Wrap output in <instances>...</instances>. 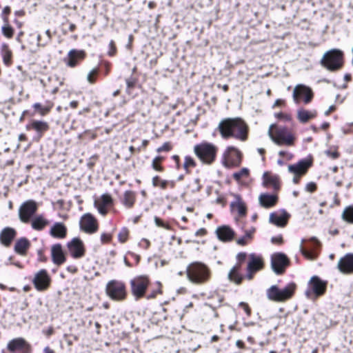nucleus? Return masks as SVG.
Segmentation results:
<instances>
[{
	"mask_svg": "<svg viewBox=\"0 0 353 353\" xmlns=\"http://www.w3.org/2000/svg\"><path fill=\"white\" fill-rule=\"evenodd\" d=\"M125 83L127 85V89H130L134 88L136 83V79L134 78L130 77L125 79Z\"/></svg>",
	"mask_w": 353,
	"mask_h": 353,
	"instance_id": "obj_49",
	"label": "nucleus"
},
{
	"mask_svg": "<svg viewBox=\"0 0 353 353\" xmlns=\"http://www.w3.org/2000/svg\"><path fill=\"white\" fill-rule=\"evenodd\" d=\"M29 246V241L26 238H21L15 243L14 251L19 254L23 255Z\"/></svg>",
	"mask_w": 353,
	"mask_h": 353,
	"instance_id": "obj_34",
	"label": "nucleus"
},
{
	"mask_svg": "<svg viewBox=\"0 0 353 353\" xmlns=\"http://www.w3.org/2000/svg\"><path fill=\"white\" fill-rule=\"evenodd\" d=\"M219 130L224 139L234 137L241 141L248 138V127L240 118H228L220 121Z\"/></svg>",
	"mask_w": 353,
	"mask_h": 353,
	"instance_id": "obj_1",
	"label": "nucleus"
},
{
	"mask_svg": "<svg viewBox=\"0 0 353 353\" xmlns=\"http://www.w3.org/2000/svg\"><path fill=\"white\" fill-rule=\"evenodd\" d=\"M338 270L343 274H353V253H347L341 257L337 263Z\"/></svg>",
	"mask_w": 353,
	"mask_h": 353,
	"instance_id": "obj_16",
	"label": "nucleus"
},
{
	"mask_svg": "<svg viewBox=\"0 0 353 353\" xmlns=\"http://www.w3.org/2000/svg\"><path fill=\"white\" fill-rule=\"evenodd\" d=\"M8 350L14 353L20 351L21 353H30L31 345L23 338H16L11 340L7 345Z\"/></svg>",
	"mask_w": 353,
	"mask_h": 353,
	"instance_id": "obj_14",
	"label": "nucleus"
},
{
	"mask_svg": "<svg viewBox=\"0 0 353 353\" xmlns=\"http://www.w3.org/2000/svg\"><path fill=\"white\" fill-rule=\"evenodd\" d=\"M162 161V157H157L152 161V168L157 171H161L162 167L160 165V163Z\"/></svg>",
	"mask_w": 353,
	"mask_h": 353,
	"instance_id": "obj_46",
	"label": "nucleus"
},
{
	"mask_svg": "<svg viewBox=\"0 0 353 353\" xmlns=\"http://www.w3.org/2000/svg\"><path fill=\"white\" fill-rule=\"evenodd\" d=\"M135 199V192L131 190H127L124 192L122 203L126 208H130L133 206Z\"/></svg>",
	"mask_w": 353,
	"mask_h": 353,
	"instance_id": "obj_35",
	"label": "nucleus"
},
{
	"mask_svg": "<svg viewBox=\"0 0 353 353\" xmlns=\"http://www.w3.org/2000/svg\"><path fill=\"white\" fill-rule=\"evenodd\" d=\"M46 41H45L43 42V43H41V47H44V46H47L52 40V34L50 33V30H47L46 31Z\"/></svg>",
	"mask_w": 353,
	"mask_h": 353,
	"instance_id": "obj_51",
	"label": "nucleus"
},
{
	"mask_svg": "<svg viewBox=\"0 0 353 353\" xmlns=\"http://www.w3.org/2000/svg\"><path fill=\"white\" fill-rule=\"evenodd\" d=\"M168 184L167 181H161L160 180L158 176L153 177L152 179V185L154 186L160 185L162 189H165Z\"/></svg>",
	"mask_w": 353,
	"mask_h": 353,
	"instance_id": "obj_41",
	"label": "nucleus"
},
{
	"mask_svg": "<svg viewBox=\"0 0 353 353\" xmlns=\"http://www.w3.org/2000/svg\"><path fill=\"white\" fill-rule=\"evenodd\" d=\"M216 233L219 239L222 241H230L233 239L234 235V231L226 225L218 228L216 230Z\"/></svg>",
	"mask_w": 353,
	"mask_h": 353,
	"instance_id": "obj_30",
	"label": "nucleus"
},
{
	"mask_svg": "<svg viewBox=\"0 0 353 353\" xmlns=\"http://www.w3.org/2000/svg\"><path fill=\"white\" fill-rule=\"evenodd\" d=\"M37 209V203L33 200H28L23 203L19 210V219L23 223H28Z\"/></svg>",
	"mask_w": 353,
	"mask_h": 353,
	"instance_id": "obj_9",
	"label": "nucleus"
},
{
	"mask_svg": "<svg viewBox=\"0 0 353 353\" xmlns=\"http://www.w3.org/2000/svg\"><path fill=\"white\" fill-rule=\"evenodd\" d=\"M236 345L238 347H239V348H243L244 347V343L242 341H241V340H238L236 342Z\"/></svg>",
	"mask_w": 353,
	"mask_h": 353,
	"instance_id": "obj_62",
	"label": "nucleus"
},
{
	"mask_svg": "<svg viewBox=\"0 0 353 353\" xmlns=\"http://www.w3.org/2000/svg\"><path fill=\"white\" fill-rule=\"evenodd\" d=\"M223 159L226 167L236 166L241 161V153L235 147L230 146L225 151Z\"/></svg>",
	"mask_w": 353,
	"mask_h": 353,
	"instance_id": "obj_12",
	"label": "nucleus"
},
{
	"mask_svg": "<svg viewBox=\"0 0 353 353\" xmlns=\"http://www.w3.org/2000/svg\"><path fill=\"white\" fill-rule=\"evenodd\" d=\"M342 219L350 224H353V205L347 206L341 214Z\"/></svg>",
	"mask_w": 353,
	"mask_h": 353,
	"instance_id": "obj_36",
	"label": "nucleus"
},
{
	"mask_svg": "<svg viewBox=\"0 0 353 353\" xmlns=\"http://www.w3.org/2000/svg\"><path fill=\"white\" fill-rule=\"evenodd\" d=\"M301 252L303 254V255H304L305 257H307L308 259H312L314 258L313 254L311 252H310L307 250H305L302 247H301Z\"/></svg>",
	"mask_w": 353,
	"mask_h": 353,
	"instance_id": "obj_54",
	"label": "nucleus"
},
{
	"mask_svg": "<svg viewBox=\"0 0 353 353\" xmlns=\"http://www.w3.org/2000/svg\"><path fill=\"white\" fill-rule=\"evenodd\" d=\"M249 175V170L248 168H242L240 171L233 174V178L239 181L242 178L248 177Z\"/></svg>",
	"mask_w": 353,
	"mask_h": 353,
	"instance_id": "obj_39",
	"label": "nucleus"
},
{
	"mask_svg": "<svg viewBox=\"0 0 353 353\" xmlns=\"http://www.w3.org/2000/svg\"><path fill=\"white\" fill-rule=\"evenodd\" d=\"M51 256L53 263L57 265H60L65 261V256L61 244L57 243L52 246Z\"/></svg>",
	"mask_w": 353,
	"mask_h": 353,
	"instance_id": "obj_23",
	"label": "nucleus"
},
{
	"mask_svg": "<svg viewBox=\"0 0 353 353\" xmlns=\"http://www.w3.org/2000/svg\"><path fill=\"white\" fill-rule=\"evenodd\" d=\"M244 276L241 274V264L237 263L234 265L228 274V279L230 282L236 285H240L242 283Z\"/></svg>",
	"mask_w": 353,
	"mask_h": 353,
	"instance_id": "obj_27",
	"label": "nucleus"
},
{
	"mask_svg": "<svg viewBox=\"0 0 353 353\" xmlns=\"http://www.w3.org/2000/svg\"><path fill=\"white\" fill-rule=\"evenodd\" d=\"M85 57V53L83 50L72 49L68 53L66 64L70 68H74L80 61L83 60Z\"/></svg>",
	"mask_w": 353,
	"mask_h": 353,
	"instance_id": "obj_21",
	"label": "nucleus"
},
{
	"mask_svg": "<svg viewBox=\"0 0 353 353\" xmlns=\"http://www.w3.org/2000/svg\"><path fill=\"white\" fill-rule=\"evenodd\" d=\"M154 222L158 227L163 228L166 230H170V226L168 224L164 223L163 221L157 216L154 217Z\"/></svg>",
	"mask_w": 353,
	"mask_h": 353,
	"instance_id": "obj_48",
	"label": "nucleus"
},
{
	"mask_svg": "<svg viewBox=\"0 0 353 353\" xmlns=\"http://www.w3.org/2000/svg\"><path fill=\"white\" fill-rule=\"evenodd\" d=\"M246 254L245 252H240L237 254L236 259L240 261H243L245 259Z\"/></svg>",
	"mask_w": 353,
	"mask_h": 353,
	"instance_id": "obj_56",
	"label": "nucleus"
},
{
	"mask_svg": "<svg viewBox=\"0 0 353 353\" xmlns=\"http://www.w3.org/2000/svg\"><path fill=\"white\" fill-rule=\"evenodd\" d=\"M288 264L289 260L285 254L283 253H276L272 255L271 265L273 271L276 274H282Z\"/></svg>",
	"mask_w": 353,
	"mask_h": 353,
	"instance_id": "obj_15",
	"label": "nucleus"
},
{
	"mask_svg": "<svg viewBox=\"0 0 353 353\" xmlns=\"http://www.w3.org/2000/svg\"><path fill=\"white\" fill-rule=\"evenodd\" d=\"M231 207L237 210L239 216H242L245 215L246 207L245 205V203L243 201H241L239 199L236 201L232 203Z\"/></svg>",
	"mask_w": 353,
	"mask_h": 353,
	"instance_id": "obj_37",
	"label": "nucleus"
},
{
	"mask_svg": "<svg viewBox=\"0 0 353 353\" xmlns=\"http://www.w3.org/2000/svg\"><path fill=\"white\" fill-rule=\"evenodd\" d=\"M237 243L239 244V245H245L247 243V239H246V237L244 236L242 238L239 239L237 240Z\"/></svg>",
	"mask_w": 353,
	"mask_h": 353,
	"instance_id": "obj_57",
	"label": "nucleus"
},
{
	"mask_svg": "<svg viewBox=\"0 0 353 353\" xmlns=\"http://www.w3.org/2000/svg\"><path fill=\"white\" fill-rule=\"evenodd\" d=\"M106 294L113 301H121L126 297L125 284L117 280L110 281L105 287Z\"/></svg>",
	"mask_w": 353,
	"mask_h": 353,
	"instance_id": "obj_7",
	"label": "nucleus"
},
{
	"mask_svg": "<svg viewBox=\"0 0 353 353\" xmlns=\"http://www.w3.org/2000/svg\"><path fill=\"white\" fill-rule=\"evenodd\" d=\"M290 217V215L285 211L281 212H272L270 215V222L279 227H284Z\"/></svg>",
	"mask_w": 353,
	"mask_h": 353,
	"instance_id": "obj_25",
	"label": "nucleus"
},
{
	"mask_svg": "<svg viewBox=\"0 0 353 353\" xmlns=\"http://www.w3.org/2000/svg\"><path fill=\"white\" fill-rule=\"evenodd\" d=\"M263 267V261L262 258L251 254L249 256V262L247 267V274L245 278L250 281L253 279L254 274L257 271L261 270Z\"/></svg>",
	"mask_w": 353,
	"mask_h": 353,
	"instance_id": "obj_13",
	"label": "nucleus"
},
{
	"mask_svg": "<svg viewBox=\"0 0 353 353\" xmlns=\"http://www.w3.org/2000/svg\"><path fill=\"white\" fill-rule=\"evenodd\" d=\"M343 55L342 51L338 49L327 51L321 60V64L328 70H337L342 67Z\"/></svg>",
	"mask_w": 353,
	"mask_h": 353,
	"instance_id": "obj_6",
	"label": "nucleus"
},
{
	"mask_svg": "<svg viewBox=\"0 0 353 353\" xmlns=\"http://www.w3.org/2000/svg\"><path fill=\"white\" fill-rule=\"evenodd\" d=\"M217 148L210 143L197 144L194 148V151L199 160L205 164L212 163L216 156Z\"/></svg>",
	"mask_w": 353,
	"mask_h": 353,
	"instance_id": "obj_5",
	"label": "nucleus"
},
{
	"mask_svg": "<svg viewBox=\"0 0 353 353\" xmlns=\"http://www.w3.org/2000/svg\"><path fill=\"white\" fill-rule=\"evenodd\" d=\"M296 285L293 283H288L284 288L280 289L274 285L266 291L267 298L274 302H285L290 299L294 295Z\"/></svg>",
	"mask_w": 353,
	"mask_h": 353,
	"instance_id": "obj_3",
	"label": "nucleus"
},
{
	"mask_svg": "<svg viewBox=\"0 0 353 353\" xmlns=\"http://www.w3.org/2000/svg\"><path fill=\"white\" fill-rule=\"evenodd\" d=\"M98 70L97 69H93L92 71L89 72L87 76V80L90 83H93L95 81V77L97 74Z\"/></svg>",
	"mask_w": 353,
	"mask_h": 353,
	"instance_id": "obj_47",
	"label": "nucleus"
},
{
	"mask_svg": "<svg viewBox=\"0 0 353 353\" xmlns=\"http://www.w3.org/2000/svg\"><path fill=\"white\" fill-rule=\"evenodd\" d=\"M335 109V107L334 105L330 106L328 110L325 111V114L328 115L331 112H332Z\"/></svg>",
	"mask_w": 353,
	"mask_h": 353,
	"instance_id": "obj_63",
	"label": "nucleus"
},
{
	"mask_svg": "<svg viewBox=\"0 0 353 353\" xmlns=\"http://www.w3.org/2000/svg\"><path fill=\"white\" fill-rule=\"evenodd\" d=\"M33 107L35 110H39V113L43 116L48 114L52 108V106L43 107L39 103H34Z\"/></svg>",
	"mask_w": 353,
	"mask_h": 353,
	"instance_id": "obj_40",
	"label": "nucleus"
},
{
	"mask_svg": "<svg viewBox=\"0 0 353 353\" xmlns=\"http://www.w3.org/2000/svg\"><path fill=\"white\" fill-rule=\"evenodd\" d=\"M196 166V163L195 161H194V159L190 157H185V162L183 163V168L187 170V172H188V168L190 167H195Z\"/></svg>",
	"mask_w": 353,
	"mask_h": 353,
	"instance_id": "obj_44",
	"label": "nucleus"
},
{
	"mask_svg": "<svg viewBox=\"0 0 353 353\" xmlns=\"http://www.w3.org/2000/svg\"><path fill=\"white\" fill-rule=\"evenodd\" d=\"M43 353H55L53 350L50 347L47 346L43 349Z\"/></svg>",
	"mask_w": 353,
	"mask_h": 353,
	"instance_id": "obj_61",
	"label": "nucleus"
},
{
	"mask_svg": "<svg viewBox=\"0 0 353 353\" xmlns=\"http://www.w3.org/2000/svg\"><path fill=\"white\" fill-rule=\"evenodd\" d=\"M33 283L39 291L46 290L50 283V278L46 270H39L34 276Z\"/></svg>",
	"mask_w": 353,
	"mask_h": 353,
	"instance_id": "obj_17",
	"label": "nucleus"
},
{
	"mask_svg": "<svg viewBox=\"0 0 353 353\" xmlns=\"http://www.w3.org/2000/svg\"><path fill=\"white\" fill-rule=\"evenodd\" d=\"M78 105V102L77 101H72L70 103V106L72 108H77Z\"/></svg>",
	"mask_w": 353,
	"mask_h": 353,
	"instance_id": "obj_64",
	"label": "nucleus"
},
{
	"mask_svg": "<svg viewBox=\"0 0 353 353\" xmlns=\"http://www.w3.org/2000/svg\"><path fill=\"white\" fill-rule=\"evenodd\" d=\"M148 284V277L143 276H137L130 281L131 292L136 300L144 296Z\"/></svg>",
	"mask_w": 353,
	"mask_h": 353,
	"instance_id": "obj_8",
	"label": "nucleus"
},
{
	"mask_svg": "<svg viewBox=\"0 0 353 353\" xmlns=\"http://www.w3.org/2000/svg\"><path fill=\"white\" fill-rule=\"evenodd\" d=\"M49 223L50 221L46 219L43 214H39L32 219L31 226L34 230L41 231L49 225Z\"/></svg>",
	"mask_w": 353,
	"mask_h": 353,
	"instance_id": "obj_32",
	"label": "nucleus"
},
{
	"mask_svg": "<svg viewBox=\"0 0 353 353\" xmlns=\"http://www.w3.org/2000/svg\"><path fill=\"white\" fill-rule=\"evenodd\" d=\"M26 129H32L37 132L38 137L41 138L43 134L49 129V125L43 121L34 120L30 124L26 125Z\"/></svg>",
	"mask_w": 353,
	"mask_h": 353,
	"instance_id": "obj_26",
	"label": "nucleus"
},
{
	"mask_svg": "<svg viewBox=\"0 0 353 353\" xmlns=\"http://www.w3.org/2000/svg\"><path fill=\"white\" fill-rule=\"evenodd\" d=\"M111 236L108 234H102L101 236V240L103 243H108L110 241Z\"/></svg>",
	"mask_w": 353,
	"mask_h": 353,
	"instance_id": "obj_55",
	"label": "nucleus"
},
{
	"mask_svg": "<svg viewBox=\"0 0 353 353\" xmlns=\"http://www.w3.org/2000/svg\"><path fill=\"white\" fill-rule=\"evenodd\" d=\"M81 228L89 234L94 233L98 230L96 219L90 214H85L81 218L80 222Z\"/></svg>",
	"mask_w": 353,
	"mask_h": 353,
	"instance_id": "obj_19",
	"label": "nucleus"
},
{
	"mask_svg": "<svg viewBox=\"0 0 353 353\" xmlns=\"http://www.w3.org/2000/svg\"><path fill=\"white\" fill-rule=\"evenodd\" d=\"M109 51H108V54L110 56H113L116 53V46H115V44H114V42L113 41H111L109 43Z\"/></svg>",
	"mask_w": 353,
	"mask_h": 353,
	"instance_id": "obj_50",
	"label": "nucleus"
},
{
	"mask_svg": "<svg viewBox=\"0 0 353 353\" xmlns=\"http://www.w3.org/2000/svg\"><path fill=\"white\" fill-rule=\"evenodd\" d=\"M189 186L191 188L192 191L194 192L199 191L200 189L201 188L199 179H194L190 183Z\"/></svg>",
	"mask_w": 353,
	"mask_h": 353,
	"instance_id": "obj_43",
	"label": "nucleus"
},
{
	"mask_svg": "<svg viewBox=\"0 0 353 353\" xmlns=\"http://www.w3.org/2000/svg\"><path fill=\"white\" fill-rule=\"evenodd\" d=\"M50 234L54 238L63 239L66 236L67 228L63 223H54L50 228Z\"/></svg>",
	"mask_w": 353,
	"mask_h": 353,
	"instance_id": "obj_28",
	"label": "nucleus"
},
{
	"mask_svg": "<svg viewBox=\"0 0 353 353\" xmlns=\"http://www.w3.org/2000/svg\"><path fill=\"white\" fill-rule=\"evenodd\" d=\"M112 203V199L108 194H103L99 199L94 201V206L97 208L99 212L102 215L107 214V208Z\"/></svg>",
	"mask_w": 353,
	"mask_h": 353,
	"instance_id": "obj_22",
	"label": "nucleus"
},
{
	"mask_svg": "<svg viewBox=\"0 0 353 353\" xmlns=\"http://www.w3.org/2000/svg\"><path fill=\"white\" fill-rule=\"evenodd\" d=\"M43 332H44V333H45L48 336H50V335H52V334H53V332H54V330H53V328H52V327H49L47 330L43 331Z\"/></svg>",
	"mask_w": 353,
	"mask_h": 353,
	"instance_id": "obj_60",
	"label": "nucleus"
},
{
	"mask_svg": "<svg viewBox=\"0 0 353 353\" xmlns=\"http://www.w3.org/2000/svg\"><path fill=\"white\" fill-rule=\"evenodd\" d=\"M272 243H282V237L281 236H279V237H272Z\"/></svg>",
	"mask_w": 353,
	"mask_h": 353,
	"instance_id": "obj_59",
	"label": "nucleus"
},
{
	"mask_svg": "<svg viewBox=\"0 0 353 353\" xmlns=\"http://www.w3.org/2000/svg\"><path fill=\"white\" fill-rule=\"evenodd\" d=\"M170 146L168 143H165L162 146L159 147L157 149L158 152H161L163 151H169L170 150Z\"/></svg>",
	"mask_w": 353,
	"mask_h": 353,
	"instance_id": "obj_53",
	"label": "nucleus"
},
{
	"mask_svg": "<svg viewBox=\"0 0 353 353\" xmlns=\"http://www.w3.org/2000/svg\"><path fill=\"white\" fill-rule=\"evenodd\" d=\"M268 135L271 140L278 145H292L294 137L285 127H276L274 124L270 125Z\"/></svg>",
	"mask_w": 353,
	"mask_h": 353,
	"instance_id": "obj_4",
	"label": "nucleus"
},
{
	"mask_svg": "<svg viewBox=\"0 0 353 353\" xmlns=\"http://www.w3.org/2000/svg\"><path fill=\"white\" fill-rule=\"evenodd\" d=\"M278 197L274 194L263 193L260 194L259 201L260 205L265 208H270L276 205Z\"/></svg>",
	"mask_w": 353,
	"mask_h": 353,
	"instance_id": "obj_29",
	"label": "nucleus"
},
{
	"mask_svg": "<svg viewBox=\"0 0 353 353\" xmlns=\"http://www.w3.org/2000/svg\"><path fill=\"white\" fill-rule=\"evenodd\" d=\"M187 276L191 282L201 284L209 279L210 270L205 264L194 262L190 264L187 268Z\"/></svg>",
	"mask_w": 353,
	"mask_h": 353,
	"instance_id": "obj_2",
	"label": "nucleus"
},
{
	"mask_svg": "<svg viewBox=\"0 0 353 353\" xmlns=\"http://www.w3.org/2000/svg\"><path fill=\"white\" fill-rule=\"evenodd\" d=\"M326 282L320 279L317 276H312L309 281L310 290L314 294L315 296L323 295L326 290Z\"/></svg>",
	"mask_w": 353,
	"mask_h": 353,
	"instance_id": "obj_20",
	"label": "nucleus"
},
{
	"mask_svg": "<svg viewBox=\"0 0 353 353\" xmlns=\"http://www.w3.org/2000/svg\"><path fill=\"white\" fill-rule=\"evenodd\" d=\"M2 32L5 37L8 38H11L13 35L14 31L11 26H5L2 27Z\"/></svg>",
	"mask_w": 353,
	"mask_h": 353,
	"instance_id": "obj_45",
	"label": "nucleus"
},
{
	"mask_svg": "<svg viewBox=\"0 0 353 353\" xmlns=\"http://www.w3.org/2000/svg\"><path fill=\"white\" fill-rule=\"evenodd\" d=\"M1 54L3 62L7 65L10 64L12 57V52L10 50L8 46L3 45L2 46Z\"/></svg>",
	"mask_w": 353,
	"mask_h": 353,
	"instance_id": "obj_38",
	"label": "nucleus"
},
{
	"mask_svg": "<svg viewBox=\"0 0 353 353\" xmlns=\"http://www.w3.org/2000/svg\"><path fill=\"white\" fill-rule=\"evenodd\" d=\"M316 189V185L313 182L308 183L305 186V190L310 192H313Z\"/></svg>",
	"mask_w": 353,
	"mask_h": 353,
	"instance_id": "obj_52",
	"label": "nucleus"
},
{
	"mask_svg": "<svg viewBox=\"0 0 353 353\" xmlns=\"http://www.w3.org/2000/svg\"><path fill=\"white\" fill-rule=\"evenodd\" d=\"M263 179L264 186H272L275 190L279 189V178L277 175L265 172L263 173Z\"/></svg>",
	"mask_w": 353,
	"mask_h": 353,
	"instance_id": "obj_31",
	"label": "nucleus"
},
{
	"mask_svg": "<svg viewBox=\"0 0 353 353\" xmlns=\"http://www.w3.org/2000/svg\"><path fill=\"white\" fill-rule=\"evenodd\" d=\"M313 98V92L309 87L299 84L294 87L293 90V100L299 103L301 99H303L305 103H310Z\"/></svg>",
	"mask_w": 353,
	"mask_h": 353,
	"instance_id": "obj_11",
	"label": "nucleus"
},
{
	"mask_svg": "<svg viewBox=\"0 0 353 353\" xmlns=\"http://www.w3.org/2000/svg\"><path fill=\"white\" fill-rule=\"evenodd\" d=\"M17 235V231L12 228H5L0 233V241L6 247L10 245Z\"/></svg>",
	"mask_w": 353,
	"mask_h": 353,
	"instance_id": "obj_24",
	"label": "nucleus"
},
{
	"mask_svg": "<svg viewBox=\"0 0 353 353\" xmlns=\"http://www.w3.org/2000/svg\"><path fill=\"white\" fill-rule=\"evenodd\" d=\"M311 165L312 163L310 161L304 159L299 161L297 163L288 165V172L294 175L292 179L294 183L296 184L299 183L300 177L307 172Z\"/></svg>",
	"mask_w": 353,
	"mask_h": 353,
	"instance_id": "obj_10",
	"label": "nucleus"
},
{
	"mask_svg": "<svg viewBox=\"0 0 353 353\" xmlns=\"http://www.w3.org/2000/svg\"><path fill=\"white\" fill-rule=\"evenodd\" d=\"M128 234H129V232L127 228H123V229H121V230L118 234V238H119V241L121 243L125 242L126 240L128 239Z\"/></svg>",
	"mask_w": 353,
	"mask_h": 353,
	"instance_id": "obj_42",
	"label": "nucleus"
},
{
	"mask_svg": "<svg viewBox=\"0 0 353 353\" xmlns=\"http://www.w3.org/2000/svg\"><path fill=\"white\" fill-rule=\"evenodd\" d=\"M206 234V230L204 228H201L199 230H198L196 233H195V235L196 236H203Z\"/></svg>",
	"mask_w": 353,
	"mask_h": 353,
	"instance_id": "obj_58",
	"label": "nucleus"
},
{
	"mask_svg": "<svg viewBox=\"0 0 353 353\" xmlns=\"http://www.w3.org/2000/svg\"><path fill=\"white\" fill-rule=\"evenodd\" d=\"M68 248L71 256L79 259L84 256L85 249L83 241L79 238H74L68 243Z\"/></svg>",
	"mask_w": 353,
	"mask_h": 353,
	"instance_id": "obj_18",
	"label": "nucleus"
},
{
	"mask_svg": "<svg viewBox=\"0 0 353 353\" xmlns=\"http://www.w3.org/2000/svg\"><path fill=\"white\" fill-rule=\"evenodd\" d=\"M317 112L316 110L309 111L303 108L297 110V119L301 123H306L310 119L316 117Z\"/></svg>",
	"mask_w": 353,
	"mask_h": 353,
	"instance_id": "obj_33",
	"label": "nucleus"
}]
</instances>
